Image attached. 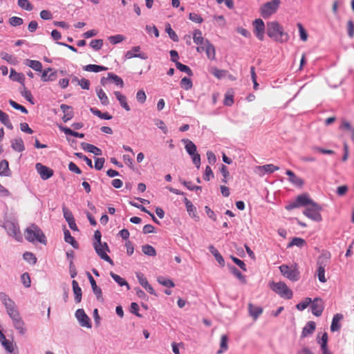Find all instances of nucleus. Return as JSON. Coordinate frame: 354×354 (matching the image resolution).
<instances>
[{"label": "nucleus", "mask_w": 354, "mask_h": 354, "mask_svg": "<svg viewBox=\"0 0 354 354\" xmlns=\"http://www.w3.org/2000/svg\"><path fill=\"white\" fill-rule=\"evenodd\" d=\"M267 35L274 41L284 43L286 42L289 36L283 31L282 26L277 21H269L267 23Z\"/></svg>", "instance_id": "obj_1"}, {"label": "nucleus", "mask_w": 354, "mask_h": 354, "mask_svg": "<svg viewBox=\"0 0 354 354\" xmlns=\"http://www.w3.org/2000/svg\"><path fill=\"white\" fill-rule=\"evenodd\" d=\"M26 239L30 243L39 242L46 244V238L41 230L35 224L28 227L24 232Z\"/></svg>", "instance_id": "obj_2"}, {"label": "nucleus", "mask_w": 354, "mask_h": 354, "mask_svg": "<svg viewBox=\"0 0 354 354\" xmlns=\"http://www.w3.org/2000/svg\"><path fill=\"white\" fill-rule=\"evenodd\" d=\"M322 210V207L318 203L315 201H312L304 210L303 214L308 218L319 222L322 220L320 212Z\"/></svg>", "instance_id": "obj_3"}, {"label": "nucleus", "mask_w": 354, "mask_h": 354, "mask_svg": "<svg viewBox=\"0 0 354 354\" xmlns=\"http://www.w3.org/2000/svg\"><path fill=\"white\" fill-rule=\"evenodd\" d=\"M313 200L309 197V195L306 193L297 196L295 200L289 201L288 203L285 206V209L290 211L295 208L301 207H307Z\"/></svg>", "instance_id": "obj_4"}, {"label": "nucleus", "mask_w": 354, "mask_h": 354, "mask_svg": "<svg viewBox=\"0 0 354 354\" xmlns=\"http://www.w3.org/2000/svg\"><path fill=\"white\" fill-rule=\"evenodd\" d=\"M7 232L8 234L17 241H19L22 239L19 226L17 221L11 219H6L1 225Z\"/></svg>", "instance_id": "obj_5"}, {"label": "nucleus", "mask_w": 354, "mask_h": 354, "mask_svg": "<svg viewBox=\"0 0 354 354\" xmlns=\"http://www.w3.org/2000/svg\"><path fill=\"white\" fill-rule=\"evenodd\" d=\"M182 142L185 144V149L187 153L191 156L193 163L198 169L201 165V156L197 153L196 145L188 139H183Z\"/></svg>", "instance_id": "obj_6"}, {"label": "nucleus", "mask_w": 354, "mask_h": 354, "mask_svg": "<svg viewBox=\"0 0 354 354\" xmlns=\"http://www.w3.org/2000/svg\"><path fill=\"white\" fill-rule=\"evenodd\" d=\"M270 288L283 298L289 299L292 297V290L284 282H272L270 284Z\"/></svg>", "instance_id": "obj_7"}, {"label": "nucleus", "mask_w": 354, "mask_h": 354, "mask_svg": "<svg viewBox=\"0 0 354 354\" xmlns=\"http://www.w3.org/2000/svg\"><path fill=\"white\" fill-rule=\"evenodd\" d=\"M280 0H272L264 3L261 8V15L264 18H268L275 13L279 8Z\"/></svg>", "instance_id": "obj_8"}, {"label": "nucleus", "mask_w": 354, "mask_h": 354, "mask_svg": "<svg viewBox=\"0 0 354 354\" xmlns=\"http://www.w3.org/2000/svg\"><path fill=\"white\" fill-rule=\"evenodd\" d=\"M93 248L97 253V254L103 260L106 261V262L109 263L111 265H113V261L112 259L109 257V256L107 255L106 252H109V248L106 243H103L101 244L94 245Z\"/></svg>", "instance_id": "obj_9"}, {"label": "nucleus", "mask_w": 354, "mask_h": 354, "mask_svg": "<svg viewBox=\"0 0 354 354\" xmlns=\"http://www.w3.org/2000/svg\"><path fill=\"white\" fill-rule=\"evenodd\" d=\"M328 260L326 258L319 257L317 260V274L319 281L322 283H325L326 281V279L325 277V268L328 265Z\"/></svg>", "instance_id": "obj_10"}, {"label": "nucleus", "mask_w": 354, "mask_h": 354, "mask_svg": "<svg viewBox=\"0 0 354 354\" xmlns=\"http://www.w3.org/2000/svg\"><path fill=\"white\" fill-rule=\"evenodd\" d=\"M75 315L81 326L88 328L92 327L91 319L83 309H77Z\"/></svg>", "instance_id": "obj_11"}, {"label": "nucleus", "mask_w": 354, "mask_h": 354, "mask_svg": "<svg viewBox=\"0 0 354 354\" xmlns=\"http://www.w3.org/2000/svg\"><path fill=\"white\" fill-rule=\"evenodd\" d=\"M279 270L282 274L291 281H295L299 279V273L296 269H293L286 265H281Z\"/></svg>", "instance_id": "obj_12"}, {"label": "nucleus", "mask_w": 354, "mask_h": 354, "mask_svg": "<svg viewBox=\"0 0 354 354\" xmlns=\"http://www.w3.org/2000/svg\"><path fill=\"white\" fill-rule=\"evenodd\" d=\"M253 26L254 35L260 41H263L265 33V24L263 21L261 19H257L254 21Z\"/></svg>", "instance_id": "obj_13"}, {"label": "nucleus", "mask_w": 354, "mask_h": 354, "mask_svg": "<svg viewBox=\"0 0 354 354\" xmlns=\"http://www.w3.org/2000/svg\"><path fill=\"white\" fill-rule=\"evenodd\" d=\"M35 169L42 180H47L53 175V170L41 163H37Z\"/></svg>", "instance_id": "obj_14"}, {"label": "nucleus", "mask_w": 354, "mask_h": 354, "mask_svg": "<svg viewBox=\"0 0 354 354\" xmlns=\"http://www.w3.org/2000/svg\"><path fill=\"white\" fill-rule=\"evenodd\" d=\"M11 319L12 321L14 328L18 331V333L21 335H24L27 331V328L26 327V324L22 319L21 315H18L17 317H13Z\"/></svg>", "instance_id": "obj_15"}, {"label": "nucleus", "mask_w": 354, "mask_h": 354, "mask_svg": "<svg viewBox=\"0 0 354 354\" xmlns=\"http://www.w3.org/2000/svg\"><path fill=\"white\" fill-rule=\"evenodd\" d=\"M310 304L312 313L317 317L320 316L324 310V304L322 300L320 298H315L312 301Z\"/></svg>", "instance_id": "obj_16"}, {"label": "nucleus", "mask_w": 354, "mask_h": 354, "mask_svg": "<svg viewBox=\"0 0 354 354\" xmlns=\"http://www.w3.org/2000/svg\"><path fill=\"white\" fill-rule=\"evenodd\" d=\"M63 215L66 221H67L69 227L73 231H77L78 228L75 223V221L72 212L67 209L66 207L62 208Z\"/></svg>", "instance_id": "obj_17"}, {"label": "nucleus", "mask_w": 354, "mask_h": 354, "mask_svg": "<svg viewBox=\"0 0 354 354\" xmlns=\"http://www.w3.org/2000/svg\"><path fill=\"white\" fill-rule=\"evenodd\" d=\"M279 167L272 164L264 165L262 166H257L255 167V172L259 176H263L265 174H272L275 171L279 170Z\"/></svg>", "instance_id": "obj_18"}, {"label": "nucleus", "mask_w": 354, "mask_h": 354, "mask_svg": "<svg viewBox=\"0 0 354 354\" xmlns=\"http://www.w3.org/2000/svg\"><path fill=\"white\" fill-rule=\"evenodd\" d=\"M60 109L64 113V115L62 117V120L64 122H66L71 120L73 118L74 113L73 107L64 104L60 105Z\"/></svg>", "instance_id": "obj_19"}, {"label": "nucleus", "mask_w": 354, "mask_h": 354, "mask_svg": "<svg viewBox=\"0 0 354 354\" xmlns=\"http://www.w3.org/2000/svg\"><path fill=\"white\" fill-rule=\"evenodd\" d=\"M87 276H88L89 282L91 283L93 293L96 295V297L98 300L102 301V292L101 288L97 286V283H96L95 279H93V277L89 272H87Z\"/></svg>", "instance_id": "obj_20"}, {"label": "nucleus", "mask_w": 354, "mask_h": 354, "mask_svg": "<svg viewBox=\"0 0 354 354\" xmlns=\"http://www.w3.org/2000/svg\"><path fill=\"white\" fill-rule=\"evenodd\" d=\"M4 306L10 319L17 317L18 315H20L17 306L13 300L8 302Z\"/></svg>", "instance_id": "obj_21"}, {"label": "nucleus", "mask_w": 354, "mask_h": 354, "mask_svg": "<svg viewBox=\"0 0 354 354\" xmlns=\"http://www.w3.org/2000/svg\"><path fill=\"white\" fill-rule=\"evenodd\" d=\"M286 174L289 176V181L294 185L297 187H301L304 185V180L301 178L297 176L292 171L287 170Z\"/></svg>", "instance_id": "obj_22"}, {"label": "nucleus", "mask_w": 354, "mask_h": 354, "mask_svg": "<svg viewBox=\"0 0 354 354\" xmlns=\"http://www.w3.org/2000/svg\"><path fill=\"white\" fill-rule=\"evenodd\" d=\"M10 78L14 82L20 83L22 86L25 85V76L21 73L17 72L15 69L11 68Z\"/></svg>", "instance_id": "obj_23"}, {"label": "nucleus", "mask_w": 354, "mask_h": 354, "mask_svg": "<svg viewBox=\"0 0 354 354\" xmlns=\"http://www.w3.org/2000/svg\"><path fill=\"white\" fill-rule=\"evenodd\" d=\"M140 46H134L131 48V50H128L126 54L125 57L127 59H131L133 57H139L142 59H145L147 58V56L143 53H136L140 50Z\"/></svg>", "instance_id": "obj_24"}, {"label": "nucleus", "mask_w": 354, "mask_h": 354, "mask_svg": "<svg viewBox=\"0 0 354 354\" xmlns=\"http://www.w3.org/2000/svg\"><path fill=\"white\" fill-rule=\"evenodd\" d=\"M343 319V315L339 313L335 314L332 320V323L330 325V330L332 332L338 331L341 328V324L339 322Z\"/></svg>", "instance_id": "obj_25"}, {"label": "nucleus", "mask_w": 354, "mask_h": 354, "mask_svg": "<svg viewBox=\"0 0 354 354\" xmlns=\"http://www.w3.org/2000/svg\"><path fill=\"white\" fill-rule=\"evenodd\" d=\"M248 311L250 315L256 320L263 313V308L260 306H254L252 304H249Z\"/></svg>", "instance_id": "obj_26"}, {"label": "nucleus", "mask_w": 354, "mask_h": 354, "mask_svg": "<svg viewBox=\"0 0 354 354\" xmlns=\"http://www.w3.org/2000/svg\"><path fill=\"white\" fill-rule=\"evenodd\" d=\"M81 145L84 150L92 153L95 156H101L102 153V150L100 149L91 144L82 142Z\"/></svg>", "instance_id": "obj_27"}, {"label": "nucleus", "mask_w": 354, "mask_h": 354, "mask_svg": "<svg viewBox=\"0 0 354 354\" xmlns=\"http://www.w3.org/2000/svg\"><path fill=\"white\" fill-rule=\"evenodd\" d=\"M11 147L13 150L18 152H22L25 150L24 141L21 138H17L13 139L11 141Z\"/></svg>", "instance_id": "obj_28"}, {"label": "nucleus", "mask_w": 354, "mask_h": 354, "mask_svg": "<svg viewBox=\"0 0 354 354\" xmlns=\"http://www.w3.org/2000/svg\"><path fill=\"white\" fill-rule=\"evenodd\" d=\"M205 53L208 59L214 60L216 58V50L209 40H205Z\"/></svg>", "instance_id": "obj_29"}, {"label": "nucleus", "mask_w": 354, "mask_h": 354, "mask_svg": "<svg viewBox=\"0 0 354 354\" xmlns=\"http://www.w3.org/2000/svg\"><path fill=\"white\" fill-rule=\"evenodd\" d=\"M316 324L314 322L310 321L307 322L306 326L304 327L301 336L306 337L313 333L315 330Z\"/></svg>", "instance_id": "obj_30"}, {"label": "nucleus", "mask_w": 354, "mask_h": 354, "mask_svg": "<svg viewBox=\"0 0 354 354\" xmlns=\"http://www.w3.org/2000/svg\"><path fill=\"white\" fill-rule=\"evenodd\" d=\"M72 286H73V292L75 295V301L76 303H80L82 300V289L79 286L78 283L75 280H73L72 281Z\"/></svg>", "instance_id": "obj_31"}, {"label": "nucleus", "mask_w": 354, "mask_h": 354, "mask_svg": "<svg viewBox=\"0 0 354 354\" xmlns=\"http://www.w3.org/2000/svg\"><path fill=\"white\" fill-rule=\"evenodd\" d=\"M64 241L71 244L74 248L77 249L79 247V244L77 241L71 236V232L68 230L65 229L64 230Z\"/></svg>", "instance_id": "obj_32"}, {"label": "nucleus", "mask_w": 354, "mask_h": 354, "mask_svg": "<svg viewBox=\"0 0 354 354\" xmlns=\"http://www.w3.org/2000/svg\"><path fill=\"white\" fill-rule=\"evenodd\" d=\"M114 95L119 101L120 105L127 111H130V106L127 102V97L119 91H115Z\"/></svg>", "instance_id": "obj_33"}, {"label": "nucleus", "mask_w": 354, "mask_h": 354, "mask_svg": "<svg viewBox=\"0 0 354 354\" xmlns=\"http://www.w3.org/2000/svg\"><path fill=\"white\" fill-rule=\"evenodd\" d=\"M209 72L219 80L225 77L227 73V71L218 69L215 66L209 67Z\"/></svg>", "instance_id": "obj_34"}, {"label": "nucleus", "mask_w": 354, "mask_h": 354, "mask_svg": "<svg viewBox=\"0 0 354 354\" xmlns=\"http://www.w3.org/2000/svg\"><path fill=\"white\" fill-rule=\"evenodd\" d=\"M25 64L36 71L41 72L42 71V64L39 61L27 59Z\"/></svg>", "instance_id": "obj_35"}, {"label": "nucleus", "mask_w": 354, "mask_h": 354, "mask_svg": "<svg viewBox=\"0 0 354 354\" xmlns=\"http://www.w3.org/2000/svg\"><path fill=\"white\" fill-rule=\"evenodd\" d=\"M193 40L196 44L203 45L205 44L206 39L203 37L202 32L198 29H196L193 32Z\"/></svg>", "instance_id": "obj_36"}, {"label": "nucleus", "mask_w": 354, "mask_h": 354, "mask_svg": "<svg viewBox=\"0 0 354 354\" xmlns=\"http://www.w3.org/2000/svg\"><path fill=\"white\" fill-rule=\"evenodd\" d=\"M61 131L64 132L66 135H70L74 136L75 138H83L84 137V134L82 133H79L75 131H73L68 127L59 126V127Z\"/></svg>", "instance_id": "obj_37"}, {"label": "nucleus", "mask_w": 354, "mask_h": 354, "mask_svg": "<svg viewBox=\"0 0 354 354\" xmlns=\"http://www.w3.org/2000/svg\"><path fill=\"white\" fill-rule=\"evenodd\" d=\"M83 69L88 72L98 73L100 71H106L107 68L103 66L96 64H88L83 67Z\"/></svg>", "instance_id": "obj_38"}, {"label": "nucleus", "mask_w": 354, "mask_h": 354, "mask_svg": "<svg viewBox=\"0 0 354 354\" xmlns=\"http://www.w3.org/2000/svg\"><path fill=\"white\" fill-rule=\"evenodd\" d=\"M209 252L214 255L216 260L218 261L220 266H224L225 261L221 254L218 252V251L212 245L209 246Z\"/></svg>", "instance_id": "obj_39"}, {"label": "nucleus", "mask_w": 354, "mask_h": 354, "mask_svg": "<svg viewBox=\"0 0 354 354\" xmlns=\"http://www.w3.org/2000/svg\"><path fill=\"white\" fill-rule=\"evenodd\" d=\"M228 337L226 335H223L221 337L220 348L217 351L216 354H222L228 348Z\"/></svg>", "instance_id": "obj_40"}, {"label": "nucleus", "mask_w": 354, "mask_h": 354, "mask_svg": "<svg viewBox=\"0 0 354 354\" xmlns=\"http://www.w3.org/2000/svg\"><path fill=\"white\" fill-rule=\"evenodd\" d=\"M0 122L5 125L8 129H12L13 126L9 119L7 113L0 110Z\"/></svg>", "instance_id": "obj_41"}, {"label": "nucleus", "mask_w": 354, "mask_h": 354, "mask_svg": "<svg viewBox=\"0 0 354 354\" xmlns=\"http://www.w3.org/2000/svg\"><path fill=\"white\" fill-rule=\"evenodd\" d=\"M10 174L8 162L6 160L0 161V176H8Z\"/></svg>", "instance_id": "obj_42"}, {"label": "nucleus", "mask_w": 354, "mask_h": 354, "mask_svg": "<svg viewBox=\"0 0 354 354\" xmlns=\"http://www.w3.org/2000/svg\"><path fill=\"white\" fill-rule=\"evenodd\" d=\"M90 111L95 115H97L101 119L103 120H111L112 118V115H111L107 112L102 113L100 110L96 108H91Z\"/></svg>", "instance_id": "obj_43"}, {"label": "nucleus", "mask_w": 354, "mask_h": 354, "mask_svg": "<svg viewBox=\"0 0 354 354\" xmlns=\"http://www.w3.org/2000/svg\"><path fill=\"white\" fill-rule=\"evenodd\" d=\"M230 271L242 283H245V277L234 266H229Z\"/></svg>", "instance_id": "obj_44"}, {"label": "nucleus", "mask_w": 354, "mask_h": 354, "mask_svg": "<svg viewBox=\"0 0 354 354\" xmlns=\"http://www.w3.org/2000/svg\"><path fill=\"white\" fill-rule=\"evenodd\" d=\"M110 275L111 277H112V279L120 286H126L127 287V289L129 290L130 288H129V286L128 284V283L126 281V280L123 278H122L120 276L115 274L114 272H110Z\"/></svg>", "instance_id": "obj_45"}, {"label": "nucleus", "mask_w": 354, "mask_h": 354, "mask_svg": "<svg viewBox=\"0 0 354 354\" xmlns=\"http://www.w3.org/2000/svg\"><path fill=\"white\" fill-rule=\"evenodd\" d=\"M306 245V241L300 237H294L292 241L288 243V248H291L292 246H297L299 248H302Z\"/></svg>", "instance_id": "obj_46"}, {"label": "nucleus", "mask_w": 354, "mask_h": 354, "mask_svg": "<svg viewBox=\"0 0 354 354\" xmlns=\"http://www.w3.org/2000/svg\"><path fill=\"white\" fill-rule=\"evenodd\" d=\"M96 92L101 103L104 106L108 105L109 104V100L105 92L102 88H97Z\"/></svg>", "instance_id": "obj_47"}, {"label": "nucleus", "mask_w": 354, "mask_h": 354, "mask_svg": "<svg viewBox=\"0 0 354 354\" xmlns=\"http://www.w3.org/2000/svg\"><path fill=\"white\" fill-rule=\"evenodd\" d=\"M157 281L160 284L167 288H172L175 286L174 283L171 279L162 276H159L157 278Z\"/></svg>", "instance_id": "obj_48"}, {"label": "nucleus", "mask_w": 354, "mask_h": 354, "mask_svg": "<svg viewBox=\"0 0 354 354\" xmlns=\"http://www.w3.org/2000/svg\"><path fill=\"white\" fill-rule=\"evenodd\" d=\"M142 251L145 254L149 257H154L156 255V251L155 248L153 246L148 244L142 245Z\"/></svg>", "instance_id": "obj_49"}, {"label": "nucleus", "mask_w": 354, "mask_h": 354, "mask_svg": "<svg viewBox=\"0 0 354 354\" xmlns=\"http://www.w3.org/2000/svg\"><path fill=\"white\" fill-rule=\"evenodd\" d=\"M20 93H21V95L26 100L30 102L32 104H34L33 97H32V95L31 94V92L25 87V85L23 86L22 89L20 91Z\"/></svg>", "instance_id": "obj_50"}, {"label": "nucleus", "mask_w": 354, "mask_h": 354, "mask_svg": "<svg viewBox=\"0 0 354 354\" xmlns=\"http://www.w3.org/2000/svg\"><path fill=\"white\" fill-rule=\"evenodd\" d=\"M176 68L180 71L181 72H183V73H185L186 74H187L189 76H192L193 75V73H192V71L191 70V68L187 66V65H185L180 62H177L176 64Z\"/></svg>", "instance_id": "obj_51"}, {"label": "nucleus", "mask_w": 354, "mask_h": 354, "mask_svg": "<svg viewBox=\"0 0 354 354\" xmlns=\"http://www.w3.org/2000/svg\"><path fill=\"white\" fill-rule=\"evenodd\" d=\"M108 78L113 80V82L118 86H120V87H122L124 85V82L122 79L118 76L117 75H115L112 73H108Z\"/></svg>", "instance_id": "obj_52"}, {"label": "nucleus", "mask_w": 354, "mask_h": 354, "mask_svg": "<svg viewBox=\"0 0 354 354\" xmlns=\"http://www.w3.org/2000/svg\"><path fill=\"white\" fill-rule=\"evenodd\" d=\"M180 84L182 88H183L185 90H187V91L192 88V87L193 86L191 79H189L187 77H184L183 78L181 79Z\"/></svg>", "instance_id": "obj_53"}, {"label": "nucleus", "mask_w": 354, "mask_h": 354, "mask_svg": "<svg viewBox=\"0 0 354 354\" xmlns=\"http://www.w3.org/2000/svg\"><path fill=\"white\" fill-rule=\"evenodd\" d=\"M18 6L28 11H30L32 10L33 6L28 0H18Z\"/></svg>", "instance_id": "obj_54"}, {"label": "nucleus", "mask_w": 354, "mask_h": 354, "mask_svg": "<svg viewBox=\"0 0 354 354\" xmlns=\"http://www.w3.org/2000/svg\"><path fill=\"white\" fill-rule=\"evenodd\" d=\"M312 302V300L309 297H306L304 301L297 304L296 307L299 310H304L306 309Z\"/></svg>", "instance_id": "obj_55"}, {"label": "nucleus", "mask_w": 354, "mask_h": 354, "mask_svg": "<svg viewBox=\"0 0 354 354\" xmlns=\"http://www.w3.org/2000/svg\"><path fill=\"white\" fill-rule=\"evenodd\" d=\"M125 39V37L122 35H115L110 36L109 37V41L113 44H117Z\"/></svg>", "instance_id": "obj_56"}, {"label": "nucleus", "mask_w": 354, "mask_h": 354, "mask_svg": "<svg viewBox=\"0 0 354 354\" xmlns=\"http://www.w3.org/2000/svg\"><path fill=\"white\" fill-rule=\"evenodd\" d=\"M166 32L169 35V37L174 41H178V37L176 35V33L172 30L171 28V26L169 24H167L165 28Z\"/></svg>", "instance_id": "obj_57"}, {"label": "nucleus", "mask_w": 354, "mask_h": 354, "mask_svg": "<svg viewBox=\"0 0 354 354\" xmlns=\"http://www.w3.org/2000/svg\"><path fill=\"white\" fill-rule=\"evenodd\" d=\"M9 23L12 26L16 27L22 25L24 20L19 17H12L9 19Z\"/></svg>", "instance_id": "obj_58"}, {"label": "nucleus", "mask_w": 354, "mask_h": 354, "mask_svg": "<svg viewBox=\"0 0 354 354\" xmlns=\"http://www.w3.org/2000/svg\"><path fill=\"white\" fill-rule=\"evenodd\" d=\"M24 259L28 261V263L31 264H35L37 262V258L35 256L31 253L26 252L23 255Z\"/></svg>", "instance_id": "obj_59"}, {"label": "nucleus", "mask_w": 354, "mask_h": 354, "mask_svg": "<svg viewBox=\"0 0 354 354\" xmlns=\"http://www.w3.org/2000/svg\"><path fill=\"white\" fill-rule=\"evenodd\" d=\"M9 104L14 109H15L17 110H19V111H21L24 113H28V110L26 109V108L25 106H24L17 103L15 101H14L12 100H9Z\"/></svg>", "instance_id": "obj_60"}, {"label": "nucleus", "mask_w": 354, "mask_h": 354, "mask_svg": "<svg viewBox=\"0 0 354 354\" xmlns=\"http://www.w3.org/2000/svg\"><path fill=\"white\" fill-rule=\"evenodd\" d=\"M103 46L102 39H93L90 42V46L95 50H99Z\"/></svg>", "instance_id": "obj_61"}, {"label": "nucleus", "mask_w": 354, "mask_h": 354, "mask_svg": "<svg viewBox=\"0 0 354 354\" xmlns=\"http://www.w3.org/2000/svg\"><path fill=\"white\" fill-rule=\"evenodd\" d=\"M2 345L4 347V348L9 353H12L14 351V344L12 342L4 339L2 341Z\"/></svg>", "instance_id": "obj_62"}, {"label": "nucleus", "mask_w": 354, "mask_h": 354, "mask_svg": "<svg viewBox=\"0 0 354 354\" xmlns=\"http://www.w3.org/2000/svg\"><path fill=\"white\" fill-rule=\"evenodd\" d=\"M21 282H22L23 285L26 288H29L30 286L31 281H30V277L28 273L25 272V273L22 274L21 276Z\"/></svg>", "instance_id": "obj_63"}, {"label": "nucleus", "mask_w": 354, "mask_h": 354, "mask_svg": "<svg viewBox=\"0 0 354 354\" xmlns=\"http://www.w3.org/2000/svg\"><path fill=\"white\" fill-rule=\"evenodd\" d=\"M136 277L139 283L145 288L148 284V281L141 272H136Z\"/></svg>", "instance_id": "obj_64"}]
</instances>
